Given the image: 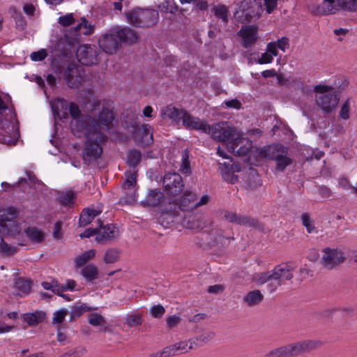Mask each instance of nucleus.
Returning <instances> with one entry per match:
<instances>
[{
	"mask_svg": "<svg viewBox=\"0 0 357 357\" xmlns=\"http://www.w3.org/2000/svg\"><path fill=\"white\" fill-rule=\"evenodd\" d=\"M114 114L109 107H102L99 111L98 119L91 121L90 126L80 132L86 141L83 151V160L86 164L99 158L102 153V145L107 141L106 132L113 127Z\"/></svg>",
	"mask_w": 357,
	"mask_h": 357,
	"instance_id": "1",
	"label": "nucleus"
},
{
	"mask_svg": "<svg viewBox=\"0 0 357 357\" xmlns=\"http://www.w3.org/2000/svg\"><path fill=\"white\" fill-rule=\"evenodd\" d=\"M208 131L211 137L218 142H226L227 149L235 155H245L252 148V142L241 136L238 130L227 121H220L210 126Z\"/></svg>",
	"mask_w": 357,
	"mask_h": 357,
	"instance_id": "2",
	"label": "nucleus"
},
{
	"mask_svg": "<svg viewBox=\"0 0 357 357\" xmlns=\"http://www.w3.org/2000/svg\"><path fill=\"white\" fill-rule=\"evenodd\" d=\"M294 271V268L289 264H282L276 266L270 271L255 274L253 280L258 285L268 282L267 289L270 293H273L286 280H291L293 278Z\"/></svg>",
	"mask_w": 357,
	"mask_h": 357,
	"instance_id": "3",
	"label": "nucleus"
},
{
	"mask_svg": "<svg viewBox=\"0 0 357 357\" xmlns=\"http://www.w3.org/2000/svg\"><path fill=\"white\" fill-rule=\"evenodd\" d=\"M89 110L90 115H82L79 107L74 102L69 105V112L73 119L70 122L72 132L75 135H79L80 132L87 129L92 121L98 119L99 111L101 112L102 107H106L100 101H94L89 104Z\"/></svg>",
	"mask_w": 357,
	"mask_h": 357,
	"instance_id": "4",
	"label": "nucleus"
},
{
	"mask_svg": "<svg viewBox=\"0 0 357 357\" xmlns=\"http://www.w3.org/2000/svg\"><path fill=\"white\" fill-rule=\"evenodd\" d=\"M321 345L320 341L307 340L276 348L268 354L266 357H293L309 352Z\"/></svg>",
	"mask_w": 357,
	"mask_h": 357,
	"instance_id": "5",
	"label": "nucleus"
},
{
	"mask_svg": "<svg viewBox=\"0 0 357 357\" xmlns=\"http://www.w3.org/2000/svg\"><path fill=\"white\" fill-rule=\"evenodd\" d=\"M128 23L138 28H151L158 24L159 13L152 8H137L126 13Z\"/></svg>",
	"mask_w": 357,
	"mask_h": 357,
	"instance_id": "6",
	"label": "nucleus"
},
{
	"mask_svg": "<svg viewBox=\"0 0 357 357\" xmlns=\"http://www.w3.org/2000/svg\"><path fill=\"white\" fill-rule=\"evenodd\" d=\"M314 91L316 102L324 113H330L336 109L340 98L333 87L319 84L314 86Z\"/></svg>",
	"mask_w": 357,
	"mask_h": 357,
	"instance_id": "7",
	"label": "nucleus"
},
{
	"mask_svg": "<svg viewBox=\"0 0 357 357\" xmlns=\"http://www.w3.org/2000/svg\"><path fill=\"white\" fill-rule=\"evenodd\" d=\"M341 9L349 12H357V0H324L319 8V13L330 15Z\"/></svg>",
	"mask_w": 357,
	"mask_h": 357,
	"instance_id": "8",
	"label": "nucleus"
},
{
	"mask_svg": "<svg viewBox=\"0 0 357 357\" xmlns=\"http://www.w3.org/2000/svg\"><path fill=\"white\" fill-rule=\"evenodd\" d=\"M344 253L337 248H325L322 250L321 263L322 266L328 270H332L345 261Z\"/></svg>",
	"mask_w": 357,
	"mask_h": 357,
	"instance_id": "9",
	"label": "nucleus"
},
{
	"mask_svg": "<svg viewBox=\"0 0 357 357\" xmlns=\"http://www.w3.org/2000/svg\"><path fill=\"white\" fill-rule=\"evenodd\" d=\"M241 10L237 12L238 17L243 18L245 22H251L258 19L262 12L261 4L255 0H243L240 6Z\"/></svg>",
	"mask_w": 357,
	"mask_h": 357,
	"instance_id": "10",
	"label": "nucleus"
},
{
	"mask_svg": "<svg viewBox=\"0 0 357 357\" xmlns=\"http://www.w3.org/2000/svg\"><path fill=\"white\" fill-rule=\"evenodd\" d=\"M165 191L169 196L179 195L184 188L181 176L178 173L165 174L162 181Z\"/></svg>",
	"mask_w": 357,
	"mask_h": 357,
	"instance_id": "11",
	"label": "nucleus"
},
{
	"mask_svg": "<svg viewBox=\"0 0 357 357\" xmlns=\"http://www.w3.org/2000/svg\"><path fill=\"white\" fill-rule=\"evenodd\" d=\"M99 51L94 45H80L77 50V58L80 63L85 66H92L98 63Z\"/></svg>",
	"mask_w": 357,
	"mask_h": 357,
	"instance_id": "12",
	"label": "nucleus"
},
{
	"mask_svg": "<svg viewBox=\"0 0 357 357\" xmlns=\"http://www.w3.org/2000/svg\"><path fill=\"white\" fill-rule=\"evenodd\" d=\"M98 45L103 52L108 54H113L119 50L121 43L114 30L102 35L98 40Z\"/></svg>",
	"mask_w": 357,
	"mask_h": 357,
	"instance_id": "13",
	"label": "nucleus"
},
{
	"mask_svg": "<svg viewBox=\"0 0 357 357\" xmlns=\"http://www.w3.org/2000/svg\"><path fill=\"white\" fill-rule=\"evenodd\" d=\"M98 233L96 236V241L104 243L119 238V231L117 227L110 224L103 226V222L98 220Z\"/></svg>",
	"mask_w": 357,
	"mask_h": 357,
	"instance_id": "14",
	"label": "nucleus"
},
{
	"mask_svg": "<svg viewBox=\"0 0 357 357\" xmlns=\"http://www.w3.org/2000/svg\"><path fill=\"white\" fill-rule=\"evenodd\" d=\"M126 179L122 185V188L126 197L121 198V202L131 204L135 202L137 173L135 172H128L126 174Z\"/></svg>",
	"mask_w": 357,
	"mask_h": 357,
	"instance_id": "15",
	"label": "nucleus"
},
{
	"mask_svg": "<svg viewBox=\"0 0 357 357\" xmlns=\"http://www.w3.org/2000/svg\"><path fill=\"white\" fill-rule=\"evenodd\" d=\"M220 215L222 219L236 225L252 227H255L258 225V221L256 219L245 215H240L235 212L222 210L220 211Z\"/></svg>",
	"mask_w": 357,
	"mask_h": 357,
	"instance_id": "16",
	"label": "nucleus"
},
{
	"mask_svg": "<svg viewBox=\"0 0 357 357\" xmlns=\"http://www.w3.org/2000/svg\"><path fill=\"white\" fill-rule=\"evenodd\" d=\"M63 77L68 86L72 89L78 88L82 80L79 67L70 63L63 72Z\"/></svg>",
	"mask_w": 357,
	"mask_h": 357,
	"instance_id": "17",
	"label": "nucleus"
},
{
	"mask_svg": "<svg viewBox=\"0 0 357 357\" xmlns=\"http://www.w3.org/2000/svg\"><path fill=\"white\" fill-rule=\"evenodd\" d=\"M135 140L140 144L146 146L153 142V132L151 126L142 124L137 126L133 132Z\"/></svg>",
	"mask_w": 357,
	"mask_h": 357,
	"instance_id": "18",
	"label": "nucleus"
},
{
	"mask_svg": "<svg viewBox=\"0 0 357 357\" xmlns=\"http://www.w3.org/2000/svg\"><path fill=\"white\" fill-rule=\"evenodd\" d=\"M182 121L183 125L188 129L201 130L204 133L207 130H209L208 124L206 123V121L192 116L186 110L183 114Z\"/></svg>",
	"mask_w": 357,
	"mask_h": 357,
	"instance_id": "19",
	"label": "nucleus"
},
{
	"mask_svg": "<svg viewBox=\"0 0 357 357\" xmlns=\"http://www.w3.org/2000/svg\"><path fill=\"white\" fill-rule=\"evenodd\" d=\"M17 215V210L14 207L0 209V226L2 227H15L13 231H17L15 219ZM13 231V229L8 230Z\"/></svg>",
	"mask_w": 357,
	"mask_h": 357,
	"instance_id": "20",
	"label": "nucleus"
},
{
	"mask_svg": "<svg viewBox=\"0 0 357 357\" xmlns=\"http://www.w3.org/2000/svg\"><path fill=\"white\" fill-rule=\"evenodd\" d=\"M257 27L255 26H246L242 27L238 35L242 38L243 46L245 48L252 47L258 39Z\"/></svg>",
	"mask_w": 357,
	"mask_h": 357,
	"instance_id": "21",
	"label": "nucleus"
},
{
	"mask_svg": "<svg viewBox=\"0 0 357 357\" xmlns=\"http://www.w3.org/2000/svg\"><path fill=\"white\" fill-rule=\"evenodd\" d=\"M261 153L262 156L274 160L276 162L281 158L287 155V150L282 145L273 144L264 149Z\"/></svg>",
	"mask_w": 357,
	"mask_h": 357,
	"instance_id": "22",
	"label": "nucleus"
},
{
	"mask_svg": "<svg viewBox=\"0 0 357 357\" xmlns=\"http://www.w3.org/2000/svg\"><path fill=\"white\" fill-rule=\"evenodd\" d=\"M164 198V194L160 190H151L149 192L145 199L142 202V204L144 206H157L162 203Z\"/></svg>",
	"mask_w": 357,
	"mask_h": 357,
	"instance_id": "23",
	"label": "nucleus"
},
{
	"mask_svg": "<svg viewBox=\"0 0 357 357\" xmlns=\"http://www.w3.org/2000/svg\"><path fill=\"white\" fill-rule=\"evenodd\" d=\"M119 36L120 43H127L132 44L138 39L137 31L129 27H125L120 30L116 31Z\"/></svg>",
	"mask_w": 357,
	"mask_h": 357,
	"instance_id": "24",
	"label": "nucleus"
},
{
	"mask_svg": "<svg viewBox=\"0 0 357 357\" xmlns=\"http://www.w3.org/2000/svg\"><path fill=\"white\" fill-rule=\"evenodd\" d=\"M101 210H96L93 208L83 209L79 216V227H85L91 223L96 216L101 213Z\"/></svg>",
	"mask_w": 357,
	"mask_h": 357,
	"instance_id": "25",
	"label": "nucleus"
},
{
	"mask_svg": "<svg viewBox=\"0 0 357 357\" xmlns=\"http://www.w3.org/2000/svg\"><path fill=\"white\" fill-rule=\"evenodd\" d=\"M197 199V195L190 191H185L179 201V207L183 211H188L194 208V204Z\"/></svg>",
	"mask_w": 357,
	"mask_h": 357,
	"instance_id": "26",
	"label": "nucleus"
},
{
	"mask_svg": "<svg viewBox=\"0 0 357 357\" xmlns=\"http://www.w3.org/2000/svg\"><path fill=\"white\" fill-rule=\"evenodd\" d=\"M264 299V296L259 290L250 291L245 294L243 301L249 307L259 305Z\"/></svg>",
	"mask_w": 357,
	"mask_h": 357,
	"instance_id": "27",
	"label": "nucleus"
},
{
	"mask_svg": "<svg viewBox=\"0 0 357 357\" xmlns=\"http://www.w3.org/2000/svg\"><path fill=\"white\" fill-rule=\"evenodd\" d=\"M185 109H178L172 105H168L162 111V115L174 121L178 122L182 120Z\"/></svg>",
	"mask_w": 357,
	"mask_h": 357,
	"instance_id": "28",
	"label": "nucleus"
},
{
	"mask_svg": "<svg viewBox=\"0 0 357 357\" xmlns=\"http://www.w3.org/2000/svg\"><path fill=\"white\" fill-rule=\"evenodd\" d=\"M45 313L42 311H36L33 313H25L22 314V318L29 326H34L41 323L45 318Z\"/></svg>",
	"mask_w": 357,
	"mask_h": 357,
	"instance_id": "29",
	"label": "nucleus"
},
{
	"mask_svg": "<svg viewBox=\"0 0 357 357\" xmlns=\"http://www.w3.org/2000/svg\"><path fill=\"white\" fill-rule=\"evenodd\" d=\"M80 273L87 281H92L98 278V268L93 264H89L84 266Z\"/></svg>",
	"mask_w": 357,
	"mask_h": 357,
	"instance_id": "30",
	"label": "nucleus"
},
{
	"mask_svg": "<svg viewBox=\"0 0 357 357\" xmlns=\"http://www.w3.org/2000/svg\"><path fill=\"white\" fill-rule=\"evenodd\" d=\"M25 233L29 239L34 243H40L44 240V233L37 227H28Z\"/></svg>",
	"mask_w": 357,
	"mask_h": 357,
	"instance_id": "31",
	"label": "nucleus"
},
{
	"mask_svg": "<svg viewBox=\"0 0 357 357\" xmlns=\"http://www.w3.org/2000/svg\"><path fill=\"white\" fill-rule=\"evenodd\" d=\"M211 12L217 18L221 20L223 22H227L229 11L225 5L214 6L211 9Z\"/></svg>",
	"mask_w": 357,
	"mask_h": 357,
	"instance_id": "32",
	"label": "nucleus"
},
{
	"mask_svg": "<svg viewBox=\"0 0 357 357\" xmlns=\"http://www.w3.org/2000/svg\"><path fill=\"white\" fill-rule=\"evenodd\" d=\"M96 255L95 250H90L84 252L83 254L78 255L75 259V263L77 267H81L86 264L90 259H93Z\"/></svg>",
	"mask_w": 357,
	"mask_h": 357,
	"instance_id": "33",
	"label": "nucleus"
},
{
	"mask_svg": "<svg viewBox=\"0 0 357 357\" xmlns=\"http://www.w3.org/2000/svg\"><path fill=\"white\" fill-rule=\"evenodd\" d=\"M75 31L79 32V34L89 35L93 32L94 27L93 25L88 24L85 18H82L81 22L75 27Z\"/></svg>",
	"mask_w": 357,
	"mask_h": 357,
	"instance_id": "34",
	"label": "nucleus"
},
{
	"mask_svg": "<svg viewBox=\"0 0 357 357\" xmlns=\"http://www.w3.org/2000/svg\"><path fill=\"white\" fill-rule=\"evenodd\" d=\"M96 309V308H93V307H89L85 303H78L75 304L72 308V310L70 312L71 319H73L75 317H79L81 314H82L85 312H91Z\"/></svg>",
	"mask_w": 357,
	"mask_h": 357,
	"instance_id": "35",
	"label": "nucleus"
},
{
	"mask_svg": "<svg viewBox=\"0 0 357 357\" xmlns=\"http://www.w3.org/2000/svg\"><path fill=\"white\" fill-rule=\"evenodd\" d=\"M214 336L215 333L213 332H206L198 337L192 339V341L194 345L200 347L212 340Z\"/></svg>",
	"mask_w": 357,
	"mask_h": 357,
	"instance_id": "36",
	"label": "nucleus"
},
{
	"mask_svg": "<svg viewBox=\"0 0 357 357\" xmlns=\"http://www.w3.org/2000/svg\"><path fill=\"white\" fill-rule=\"evenodd\" d=\"M120 257V250L116 248H109L104 256V261L106 264H113L116 262Z\"/></svg>",
	"mask_w": 357,
	"mask_h": 357,
	"instance_id": "37",
	"label": "nucleus"
},
{
	"mask_svg": "<svg viewBox=\"0 0 357 357\" xmlns=\"http://www.w3.org/2000/svg\"><path fill=\"white\" fill-rule=\"evenodd\" d=\"M174 344L165 347L160 351L150 354L149 357H171L176 355Z\"/></svg>",
	"mask_w": 357,
	"mask_h": 357,
	"instance_id": "38",
	"label": "nucleus"
},
{
	"mask_svg": "<svg viewBox=\"0 0 357 357\" xmlns=\"http://www.w3.org/2000/svg\"><path fill=\"white\" fill-rule=\"evenodd\" d=\"M75 194L73 191L68 190L65 192L60 193L59 196V202L63 206H68L74 202Z\"/></svg>",
	"mask_w": 357,
	"mask_h": 357,
	"instance_id": "39",
	"label": "nucleus"
},
{
	"mask_svg": "<svg viewBox=\"0 0 357 357\" xmlns=\"http://www.w3.org/2000/svg\"><path fill=\"white\" fill-rule=\"evenodd\" d=\"M174 347L176 354L178 352H181L182 354L187 353L189 350L193 349L195 348L192 339L188 342H180L174 344Z\"/></svg>",
	"mask_w": 357,
	"mask_h": 357,
	"instance_id": "40",
	"label": "nucleus"
},
{
	"mask_svg": "<svg viewBox=\"0 0 357 357\" xmlns=\"http://www.w3.org/2000/svg\"><path fill=\"white\" fill-rule=\"evenodd\" d=\"M31 283L29 280H25L22 278L16 279L15 282V287L18 290L24 294H28L31 289Z\"/></svg>",
	"mask_w": 357,
	"mask_h": 357,
	"instance_id": "41",
	"label": "nucleus"
},
{
	"mask_svg": "<svg viewBox=\"0 0 357 357\" xmlns=\"http://www.w3.org/2000/svg\"><path fill=\"white\" fill-rule=\"evenodd\" d=\"M127 158L129 166L135 167L140 162L142 154L139 151L133 150L128 153Z\"/></svg>",
	"mask_w": 357,
	"mask_h": 357,
	"instance_id": "42",
	"label": "nucleus"
},
{
	"mask_svg": "<svg viewBox=\"0 0 357 357\" xmlns=\"http://www.w3.org/2000/svg\"><path fill=\"white\" fill-rule=\"evenodd\" d=\"M180 171L182 174L185 175H189L191 173L189 153L186 150L183 151L182 153V163Z\"/></svg>",
	"mask_w": 357,
	"mask_h": 357,
	"instance_id": "43",
	"label": "nucleus"
},
{
	"mask_svg": "<svg viewBox=\"0 0 357 357\" xmlns=\"http://www.w3.org/2000/svg\"><path fill=\"white\" fill-rule=\"evenodd\" d=\"M89 323L93 326H103L106 324L105 317L98 313H93L89 316Z\"/></svg>",
	"mask_w": 357,
	"mask_h": 357,
	"instance_id": "44",
	"label": "nucleus"
},
{
	"mask_svg": "<svg viewBox=\"0 0 357 357\" xmlns=\"http://www.w3.org/2000/svg\"><path fill=\"white\" fill-rule=\"evenodd\" d=\"M161 10L165 13H174L178 10V6L174 0H165L160 6Z\"/></svg>",
	"mask_w": 357,
	"mask_h": 357,
	"instance_id": "45",
	"label": "nucleus"
},
{
	"mask_svg": "<svg viewBox=\"0 0 357 357\" xmlns=\"http://www.w3.org/2000/svg\"><path fill=\"white\" fill-rule=\"evenodd\" d=\"M126 324L129 327L139 326L142 324V316L139 314H128Z\"/></svg>",
	"mask_w": 357,
	"mask_h": 357,
	"instance_id": "46",
	"label": "nucleus"
},
{
	"mask_svg": "<svg viewBox=\"0 0 357 357\" xmlns=\"http://www.w3.org/2000/svg\"><path fill=\"white\" fill-rule=\"evenodd\" d=\"M224 165L226 166L225 169V170L221 169V174H222V176L223 179L227 181V182L231 183H236L238 181L237 176H236L234 174V172L227 169L229 165H226L225 163Z\"/></svg>",
	"mask_w": 357,
	"mask_h": 357,
	"instance_id": "47",
	"label": "nucleus"
},
{
	"mask_svg": "<svg viewBox=\"0 0 357 357\" xmlns=\"http://www.w3.org/2000/svg\"><path fill=\"white\" fill-rule=\"evenodd\" d=\"M17 252V248L6 243L3 239L0 243V255H11Z\"/></svg>",
	"mask_w": 357,
	"mask_h": 357,
	"instance_id": "48",
	"label": "nucleus"
},
{
	"mask_svg": "<svg viewBox=\"0 0 357 357\" xmlns=\"http://www.w3.org/2000/svg\"><path fill=\"white\" fill-rule=\"evenodd\" d=\"M41 285L45 289L50 290L54 294L59 295V283L56 280H52L51 282H43Z\"/></svg>",
	"mask_w": 357,
	"mask_h": 357,
	"instance_id": "49",
	"label": "nucleus"
},
{
	"mask_svg": "<svg viewBox=\"0 0 357 357\" xmlns=\"http://www.w3.org/2000/svg\"><path fill=\"white\" fill-rule=\"evenodd\" d=\"M302 223L305 227L308 233H312L315 230V227L312 225V222L308 213H303L301 215Z\"/></svg>",
	"mask_w": 357,
	"mask_h": 357,
	"instance_id": "50",
	"label": "nucleus"
},
{
	"mask_svg": "<svg viewBox=\"0 0 357 357\" xmlns=\"http://www.w3.org/2000/svg\"><path fill=\"white\" fill-rule=\"evenodd\" d=\"M68 311L66 309H61L55 312L52 317V324H61L68 314Z\"/></svg>",
	"mask_w": 357,
	"mask_h": 357,
	"instance_id": "51",
	"label": "nucleus"
},
{
	"mask_svg": "<svg viewBox=\"0 0 357 357\" xmlns=\"http://www.w3.org/2000/svg\"><path fill=\"white\" fill-rule=\"evenodd\" d=\"M292 163V160L285 155L276 162V169L279 171H284V169Z\"/></svg>",
	"mask_w": 357,
	"mask_h": 357,
	"instance_id": "52",
	"label": "nucleus"
},
{
	"mask_svg": "<svg viewBox=\"0 0 357 357\" xmlns=\"http://www.w3.org/2000/svg\"><path fill=\"white\" fill-rule=\"evenodd\" d=\"M150 312L154 318H161L165 312V309L162 305L159 304L152 306Z\"/></svg>",
	"mask_w": 357,
	"mask_h": 357,
	"instance_id": "53",
	"label": "nucleus"
},
{
	"mask_svg": "<svg viewBox=\"0 0 357 357\" xmlns=\"http://www.w3.org/2000/svg\"><path fill=\"white\" fill-rule=\"evenodd\" d=\"M47 56V51L45 49H40L37 52H33L30 54V58L33 61H42Z\"/></svg>",
	"mask_w": 357,
	"mask_h": 357,
	"instance_id": "54",
	"label": "nucleus"
},
{
	"mask_svg": "<svg viewBox=\"0 0 357 357\" xmlns=\"http://www.w3.org/2000/svg\"><path fill=\"white\" fill-rule=\"evenodd\" d=\"M211 235L214 236L213 244H222L225 240V237L222 234V231L220 229H213L211 232Z\"/></svg>",
	"mask_w": 357,
	"mask_h": 357,
	"instance_id": "55",
	"label": "nucleus"
},
{
	"mask_svg": "<svg viewBox=\"0 0 357 357\" xmlns=\"http://www.w3.org/2000/svg\"><path fill=\"white\" fill-rule=\"evenodd\" d=\"M349 99H347L342 106L340 116L342 119L347 120L349 118Z\"/></svg>",
	"mask_w": 357,
	"mask_h": 357,
	"instance_id": "56",
	"label": "nucleus"
},
{
	"mask_svg": "<svg viewBox=\"0 0 357 357\" xmlns=\"http://www.w3.org/2000/svg\"><path fill=\"white\" fill-rule=\"evenodd\" d=\"M75 22L73 14H68L63 16H61L59 18V23L63 26H68L72 24Z\"/></svg>",
	"mask_w": 357,
	"mask_h": 357,
	"instance_id": "57",
	"label": "nucleus"
},
{
	"mask_svg": "<svg viewBox=\"0 0 357 357\" xmlns=\"http://www.w3.org/2000/svg\"><path fill=\"white\" fill-rule=\"evenodd\" d=\"M76 282L73 280H67L66 284H59V295H61V292H63L67 290H74Z\"/></svg>",
	"mask_w": 357,
	"mask_h": 357,
	"instance_id": "58",
	"label": "nucleus"
},
{
	"mask_svg": "<svg viewBox=\"0 0 357 357\" xmlns=\"http://www.w3.org/2000/svg\"><path fill=\"white\" fill-rule=\"evenodd\" d=\"M62 222L61 221H57L54 226L53 229V238L54 239L59 240L62 238L63 234L61 231Z\"/></svg>",
	"mask_w": 357,
	"mask_h": 357,
	"instance_id": "59",
	"label": "nucleus"
},
{
	"mask_svg": "<svg viewBox=\"0 0 357 357\" xmlns=\"http://www.w3.org/2000/svg\"><path fill=\"white\" fill-rule=\"evenodd\" d=\"M275 43L277 47L283 52L289 47V39L287 37H282L278 39Z\"/></svg>",
	"mask_w": 357,
	"mask_h": 357,
	"instance_id": "60",
	"label": "nucleus"
},
{
	"mask_svg": "<svg viewBox=\"0 0 357 357\" xmlns=\"http://www.w3.org/2000/svg\"><path fill=\"white\" fill-rule=\"evenodd\" d=\"M181 321V318L178 316L173 315L171 317H169L167 319V327L169 328H173L176 327L179 322Z\"/></svg>",
	"mask_w": 357,
	"mask_h": 357,
	"instance_id": "61",
	"label": "nucleus"
},
{
	"mask_svg": "<svg viewBox=\"0 0 357 357\" xmlns=\"http://www.w3.org/2000/svg\"><path fill=\"white\" fill-rule=\"evenodd\" d=\"M266 10L268 13H271L277 7V0H264Z\"/></svg>",
	"mask_w": 357,
	"mask_h": 357,
	"instance_id": "62",
	"label": "nucleus"
},
{
	"mask_svg": "<svg viewBox=\"0 0 357 357\" xmlns=\"http://www.w3.org/2000/svg\"><path fill=\"white\" fill-rule=\"evenodd\" d=\"M338 312L337 308L328 309L321 313V316L324 319H330L333 318V315Z\"/></svg>",
	"mask_w": 357,
	"mask_h": 357,
	"instance_id": "63",
	"label": "nucleus"
},
{
	"mask_svg": "<svg viewBox=\"0 0 357 357\" xmlns=\"http://www.w3.org/2000/svg\"><path fill=\"white\" fill-rule=\"evenodd\" d=\"M273 61V56L268 52L263 53L257 63L259 64L269 63Z\"/></svg>",
	"mask_w": 357,
	"mask_h": 357,
	"instance_id": "64",
	"label": "nucleus"
}]
</instances>
